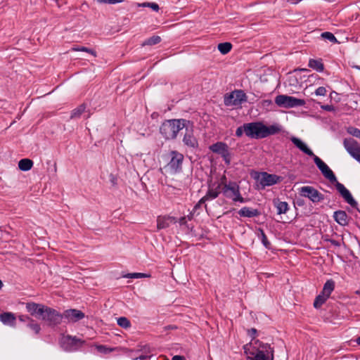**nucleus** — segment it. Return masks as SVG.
I'll list each match as a JSON object with an SVG mask.
<instances>
[{
	"mask_svg": "<svg viewBox=\"0 0 360 360\" xmlns=\"http://www.w3.org/2000/svg\"><path fill=\"white\" fill-rule=\"evenodd\" d=\"M290 141L302 152L313 158L314 163L321 171L323 176L328 179L330 183L335 184V186L337 191L339 192L345 201L347 202L353 208H355L359 212H360L358 209L357 202L354 199L349 191L342 184L340 183L337 180L335 174L329 168V167L320 158L316 156L301 139L295 136H292L290 138Z\"/></svg>",
	"mask_w": 360,
	"mask_h": 360,
	"instance_id": "nucleus-1",
	"label": "nucleus"
},
{
	"mask_svg": "<svg viewBox=\"0 0 360 360\" xmlns=\"http://www.w3.org/2000/svg\"><path fill=\"white\" fill-rule=\"evenodd\" d=\"M248 360H274V347L260 340H253L243 346Z\"/></svg>",
	"mask_w": 360,
	"mask_h": 360,
	"instance_id": "nucleus-2",
	"label": "nucleus"
},
{
	"mask_svg": "<svg viewBox=\"0 0 360 360\" xmlns=\"http://www.w3.org/2000/svg\"><path fill=\"white\" fill-rule=\"evenodd\" d=\"M245 135L251 139H261L278 134L281 128L278 124L266 126L262 122L245 123Z\"/></svg>",
	"mask_w": 360,
	"mask_h": 360,
	"instance_id": "nucleus-3",
	"label": "nucleus"
},
{
	"mask_svg": "<svg viewBox=\"0 0 360 360\" xmlns=\"http://www.w3.org/2000/svg\"><path fill=\"white\" fill-rule=\"evenodd\" d=\"M220 194L225 195V171L221 175L220 182L213 183L209 186L208 191L205 196L194 205L192 211L198 216L202 212L203 208L207 209L205 202L217 198Z\"/></svg>",
	"mask_w": 360,
	"mask_h": 360,
	"instance_id": "nucleus-4",
	"label": "nucleus"
},
{
	"mask_svg": "<svg viewBox=\"0 0 360 360\" xmlns=\"http://www.w3.org/2000/svg\"><path fill=\"white\" fill-rule=\"evenodd\" d=\"M188 120L185 119H172L163 122L160 127V133L166 140L176 138L179 131L184 129Z\"/></svg>",
	"mask_w": 360,
	"mask_h": 360,
	"instance_id": "nucleus-5",
	"label": "nucleus"
},
{
	"mask_svg": "<svg viewBox=\"0 0 360 360\" xmlns=\"http://www.w3.org/2000/svg\"><path fill=\"white\" fill-rule=\"evenodd\" d=\"M85 341L70 335H63L60 340V345L63 350L73 352L79 350L84 345Z\"/></svg>",
	"mask_w": 360,
	"mask_h": 360,
	"instance_id": "nucleus-6",
	"label": "nucleus"
},
{
	"mask_svg": "<svg viewBox=\"0 0 360 360\" xmlns=\"http://www.w3.org/2000/svg\"><path fill=\"white\" fill-rule=\"evenodd\" d=\"M169 158L170 160L165 167L172 174L180 173L182 171V165L184 159L183 154L176 150H171L169 152Z\"/></svg>",
	"mask_w": 360,
	"mask_h": 360,
	"instance_id": "nucleus-7",
	"label": "nucleus"
},
{
	"mask_svg": "<svg viewBox=\"0 0 360 360\" xmlns=\"http://www.w3.org/2000/svg\"><path fill=\"white\" fill-rule=\"evenodd\" d=\"M41 319L47 323L50 327H55L60 325L63 319V314L49 307H46Z\"/></svg>",
	"mask_w": 360,
	"mask_h": 360,
	"instance_id": "nucleus-8",
	"label": "nucleus"
},
{
	"mask_svg": "<svg viewBox=\"0 0 360 360\" xmlns=\"http://www.w3.org/2000/svg\"><path fill=\"white\" fill-rule=\"evenodd\" d=\"M275 103L277 105L286 108L303 106L306 103L304 99H300L287 95L277 96L275 98Z\"/></svg>",
	"mask_w": 360,
	"mask_h": 360,
	"instance_id": "nucleus-9",
	"label": "nucleus"
},
{
	"mask_svg": "<svg viewBox=\"0 0 360 360\" xmlns=\"http://www.w3.org/2000/svg\"><path fill=\"white\" fill-rule=\"evenodd\" d=\"M299 194L309 198L312 202L318 203L324 200V195L317 189L310 186H304L299 188Z\"/></svg>",
	"mask_w": 360,
	"mask_h": 360,
	"instance_id": "nucleus-10",
	"label": "nucleus"
},
{
	"mask_svg": "<svg viewBox=\"0 0 360 360\" xmlns=\"http://www.w3.org/2000/svg\"><path fill=\"white\" fill-rule=\"evenodd\" d=\"M184 127L185 129V134L183 138V143L185 146L190 148H196L198 147V142L195 136H194V126L193 122L188 120V123L185 124Z\"/></svg>",
	"mask_w": 360,
	"mask_h": 360,
	"instance_id": "nucleus-11",
	"label": "nucleus"
},
{
	"mask_svg": "<svg viewBox=\"0 0 360 360\" xmlns=\"http://www.w3.org/2000/svg\"><path fill=\"white\" fill-rule=\"evenodd\" d=\"M262 186V188L266 186H271L281 181L282 177L276 174H269L266 172L257 173L255 176Z\"/></svg>",
	"mask_w": 360,
	"mask_h": 360,
	"instance_id": "nucleus-12",
	"label": "nucleus"
},
{
	"mask_svg": "<svg viewBox=\"0 0 360 360\" xmlns=\"http://www.w3.org/2000/svg\"><path fill=\"white\" fill-rule=\"evenodd\" d=\"M343 146L347 153L360 162V143L352 138H345L343 140Z\"/></svg>",
	"mask_w": 360,
	"mask_h": 360,
	"instance_id": "nucleus-13",
	"label": "nucleus"
},
{
	"mask_svg": "<svg viewBox=\"0 0 360 360\" xmlns=\"http://www.w3.org/2000/svg\"><path fill=\"white\" fill-rule=\"evenodd\" d=\"M226 198L232 199L234 202H247L248 199L244 198L240 193L239 186L235 182L226 184Z\"/></svg>",
	"mask_w": 360,
	"mask_h": 360,
	"instance_id": "nucleus-14",
	"label": "nucleus"
},
{
	"mask_svg": "<svg viewBox=\"0 0 360 360\" xmlns=\"http://www.w3.org/2000/svg\"><path fill=\"white\" fill-rule=\"evenodd\" d=\"M247 101V96L244 91L234 90L226 96V105H233L236 108L240 107L243 102Z\"/></svg>",
	"mask_w": 360,
	"mask_h": 360,
	"instance_id": "nucleus-15",
	"label": "nucleus"
},
{
	"mask_svg": "<svg viewBox=\"0 0 360 360\" xmlns=\"http://www.w3.org/2000/svg\"><path fill=\"white\" fill-rule=\"evenodd\" d=\"M63 319L68 322L76 323L85 317L84 312L76 309H66L63 313Z\"/></svg>",
	"mask_w": 360,
	"mask_h": 360,
	"instance_id": "nucleus-16",
	"label": "nucleus"
},
{
	"mask_svg": "<svg viewBox=\"0 0 360 360\" xmlns=\"http://www.w3.org/2000/svg\"><path fill=\"white\" fill-rule=\"evenodd\" d=\"M46 307V306L42 304H38L32 302L26 303V310L31 316H41L43 313H44Z\"/></svg>",
	"mask_w": 360,
	"mask_h": 360,
	"instance_id": "nucleus-17",
	"label": "nucleus"
},
{
	"mask_svg": "<svg viewBox=\"0 0 360 360\" xmlns=\"http://www.w3.org/2000/svg\"><path fill=\"white\" fill-rule=\"evenodd\" d=\"M177 223V219L171 216H159L157 219V229L158 230L165 229L168 228L171 224Z\"/></svg>",
	"mask_w": 360,
	"mask_h": 360,
	"instance_id": "nucleus-18",
	"label": "nucleus"
},
{
	"mask_svg": "<svg viewBox=\"0 0 360 360\" xmlns=\"http://www.w3.org/2000/svg\"><path fill=\"white\" fill-rule=\"evenodd\" d=\"M0 321L4 325L15 327L16 317L12 312H3L0 314Z\"/></svg>",
	"mask_w": 360,
	"mask_h": 360,
	"instance_id": "nucleus-19",
	"label": "nucleus"
},
{
	"mask_svg": "<svg viewBox=\"0 0 360 360\" xmlns=\"http://www.w3.org/2000/svg\"><path fill=\"white\" fill-rule=\"evenodd\" d=\"M333 218L335 221L340 226H345L349 224V217L345 211H335L333 214Z\"/></svg>",
	"mask_w": 360,
	"mask_h": 360,
	"instance_id": "nucleus-20",
	"label": "nucleus"
},
{
	"mask_svg": "<svg viewBox=\"0 0 360 360\" xmlns=\"http://www.w3.org/2000/svg\"><path fill=\"white\" fill-rule=\"evenodd\" d=\"M238 214L242 217H255L261 214V212L257 209H253L249 207H243L238 211Z\"/></svg>",
	"mask_w": 360,
	"mask_h": 360,
	"instance_id": "nucleus-21",
	"label": "nucleus"
},
{
	"mask_svg": "<svg viewBox=\"0 0 360 360\" xmlns=\"http://www.w3.org/2000/svg\"><path fill=\"white\" fill-rule=\"evenodd\" d=\"M209 148L212 152L221 155L225 160V143L217 142L210 146Z\"/></svg>",
	"mask_w": 360,
	"mask_h": 360,
	"instance_id": "nucleus-22",
	"label": "nucleus"
},
{
	"mask_svg": "<svg viewBox=\"0 0 360 360\" xmlns=\"http://www.w3.org/2000/svg\"><path fill=\"white\" fill-rule=\"evenodd\" d=\"M273 203L277 210L278 214H285L288 210V204L287 202L281 201L278 198L274 199Z\"/></svg>",
	"mask_w": 360,
	"mask_h": 360,
	"instance_id": "nucleus-23",
	"label": "nucleus"
},
{
	"mask_svg": "<svg viewBox=\"0 0 360 360\" xmlns=\"http://www.w3.org/2000/svg\"><path fill=\"white\" fill-rule=\"evenodd\" d=\"M335 289V281L333 279L328 280L323 285L321 294L329 298L330 294Z\"/></svg>",
	"mask_w": 360,
	"mask_h": 360,
	"instance_id": "nucleus-24",
	"label": "nucleus"
},
{
	"mask_svg": "<svg viewBox=\"0 0 360 360\" xmlns=\"http://www.w3.org/2000/svg\"><path fill=\"white\" fill-rule=\"evenodd\" d=\"M86 109V104L82 103L79 106H77L76 108L73 109L71 111L70 113V119L71 120H75L79 119L82 116L83 113L85 112Z\"/></svg>",
	"mask_w": 360,
	"mask_h": 360,
	"instance_id": "nucleus-25",
	"label": "nucleus"
},
{
	"mask_svg": "<svg viewBox=\"0 0 360 360\" xmlns=\"http://www.w3.org/2000/svg\"><path fill=\"white\" fill-rule=\"evenodd\" d=\"M309 67L316 70L319 72H322L324 70V65L322 59H310L309 60Z\"/></svg>",
	"mask_w": 360,
	"mask_h": 360,
	"instance_id": "nucleus-26",
	"label": "nucleus"
},
{
	"mask_svg": "<svg viewBox=\"0 0 360 360\" xmlns=\"http://www.w3.org/2000/svg\"><path fill=\"white\" fill-rule=\"evenodd\" d=\"M33 166V161L28 158H24L18 162V168L23 172L29 171Z\"/></svg>",
	"mask_w": 360,
	"mask_h": 360,
	"instance_id": "nucleus-27",
	"label": "nucleus"
},
{
	"mask_svg": "<svg viewBox=\"0 0 360 360\" xmlns=\"http://www.w3.org/2000/svg\"><path fill=\"white\" fill-rule=\"evenodd\" d=\"M328 297H326L324 295L320 293L318 295L314 302V307L315 309H319L326 302Z\"/></svg>",
	"mask_w": 360,
	"mask_h": 360,
	"instance_id": "nucleus-28",
	"label": "nucleus"
},
{
	"mask_svg": "<svg viewBox=\"0 0 360 360\" xmlns=\"http://www.w3.org/2000/svg\"><path fill=\"white\" fill-rule=\"evenodd\" d=\"M144 352L145 354L141 353L139 354L134 360H149L152 356L153 354H150V348L148 346H144Z\"/></svg>",
	"mask_w": 360,
	"mask_h": 360,
	"instance_id": "nucleus-29",
	"label": "nucleus"
},
{
	"mask_svg": "<svg viewBox=\"0 0 360 360\" xmlns=\"http://www.w3.org/2000/svg\"><path fill=\"white\" fill-rule=\"evenodd\" d=\"M70 50L72 51H84V52H86V53L91 54L94 57L96 56V52L94 50L89 49L88 47H86V46H76L72 47Z\"/></svg>",
	"mask_w": 360,
	"mask_h": 360,
	"instance_id": "nucleus-30",
	"label": "nucleus"
},
{
	"mask_svg": "<svg viewBox=\"0 0 360 360\" xmlns=\"http://www.w3.org/2000/svg\"><path fill=\"white\" fill-rule=\"evenodd\" d=\"M161 41V37L158 35H154L148 39H147L143 43V45H148V46H153L155 44H159Z\"/></svg>",
	"mask_w": 360,
	"mask_h": 360,
	"instance_id": "nucleus-31",
	"label": "nucleus"
},
{
	"mask_svg": "<svg viewBox=\"0 0 360 360\" xmlns=\"http://www.w3.org/2000/svg\"><path fill=\"white\" fill-rule=\"evenodd\" d=\"M117 323L119 326H120L124 329H127V328H129L131 327L130 321L124 316L119 317L117 320Z\"/></svg>",
	"mask_w": 360,
	"mask_h": 360,
	"instance_id": "nucleus-32",
	"label": "nucleus"
},
{
	"mask_svg": "<svg viewBox=\"0 0 360 360\" xmlns=\"http://www.w3.org/2000/svg\"><path fill=\"white\" fill-rule=\"evenodd\" d=\"M27 327L32 330L35 334H39L41 330L40 325L37 323L34 319L30 320V321L27 323Z\"/></svg>",
	"mask_w": 360,
	"mask_h": 360,
	"instance_id": "nucleus-33",
	"label": "nucleus"
},
{
	"mask_svg": "<svg viewBox=\"0 0 360 360\" xmlns=\"http://www.w3.org/2000/svg\"><path fill=\"white\" fill-rule=\"evenodd\" d=\"M259 231H260V235H261V240H262V243L263 244V245L268 250H271V243L269 241L268 238H267V236L265 234L264 231H263V229H259Z\"/></svg>",
	"mask_w": 360,
	"mask_h": 360,
	"instance_id": "nucleus-34",
	"label": "nucleus"
},
{
	"mask_svg": "<svg viewBox=\"0 0 360 360\" xmlns=\"http://www.w3.org/2000/svg\"><path fill=\"white\" fill-rule=\"evenodd\" d=\"M138 6L143 8H150L153 11L156 12H158L160 10L159 5L155 2H143L141 4H138Z\"/></svg>",
	"mask_w": 360,
	"mask_h": 360,
	"instance_id": "nucleus-35",
	"label": "nucleus"
},
{
	"mask_svg": "<svg viewBox=\"0 0 360 360\" xmlns=\"http://www.w3.org/2000/svg\"><path fill=\"white\" fill-rule=\"evenodd\" d=\"M150 276L147 274L143 273H129L124 276H123L124 278H148Z\"/></svg>",
	"mask_w": 360,
	"mask_h": 360,
	"instance_id": "nucleus-36",
	"label": "nucleus"
},
{
	"mask_svg": "<svg viewBox=\"0 0 360 360\" xmlns=\"http://www.w3.org/2000/svg\"><path fill=\"white\" fill-rule=\"evenodd\" d=\"M219 200L221 201V204L219 205L220 210H214L213 212V215L217 218H219L220 217L225 214V206L224 205L225 202L224 199L219 198Z\"/></svg>",
	"mask_w": 360,
	"mask_h": 360,
	"instance_id": "nucleus-37",
	"label": "nucleus"
},
{
	"mask_svg": "<svg viewBox=\"0 0 360 360\" xmlns=\"http://www.w3.org/2000/svg\"><path fill=\"white\" fill-rule=\"evenodd\" d=\"M96 348L99 353L104 354H109L115 349V348L108 347L107 346L102 345H96Z\"/></svg>",
	"mask_w": 360,
	"mask_h": 360,
	"instance_id": "nucleus-38",
	"label": "nucleus"
},
{
	"mask_svg": "<svg viewBox=\"0 0 360 360\" xmlns=\"http://www.w3.org/2000/svg\"><path fill=\"white\" fill-rule=\"evenodd\" d=\"M321 37L333 43H337L338 40L335 35L330 32H325L321 34Z\"/></svg>",
	"mask_w": 360,
	"mask_h": 360,
	"instance_id": "nucleus-39",
	"label": "nucleus"
},
{
	"mask_svg": "<svg viewBox=\"0 0 360 360\" xmlns=\"http://www.w3.org/2000/svg\"><path fill=\"white\" fill-rule=\"evenodd\" d=\"M347 132L353 136L360 139V129L354 127H349L347 129Z\"/></svg>",
	"mask_w": 360,
	"mask_h": 360,
	"instance_id": "nucleus-40",
	"label": "nucleus"
},
{
	"mask_svg": "<svg viewBox=\"0 0 360 360\" xmlns=\"http://www.w3.org/2000/svg\"><path fill=\"white\" fill-rule=\"evenodd\" d=\"M257 333V330L254 328L248 330V335L252 338L250 342H252L253 340H258L256 339Z\"/></svg>",
	"mask_w": 360,
	"mask_h": 360,
	"instance_id": "nucleus-41",
	"label": "nucleus"
},
{
	"mask_svg": "<svg viewBox=\"0 0 360 360\" xmlns=\"http://www.w3.org/2000/svg\"><path fill=\"white\" fill-rule=\"evenodd\" d=\"M96 1L101 4H115L122 3L124 0H96Z\"/></svg>",
	"mask_w": 360,
	"mask_h": 360,
	"instance_id": "nucleus-42",
	"label": "nucleus"
},
{
	"mask_svg": "<svg viewBox=\"0 0 360 360\" xmlns=\"http://www.w3.org/2000/svg\"><path fill=\"white\" fill-rule=\"evenodd\" d=\"M177 222L180 226H185L187 229H190V225L188 224V221L184 216L177 219Z\"/></svg>",
	"mask_w": 360,
	"mask_h": 360,
	"instance_id": "nucleus-43",
	"label": "nucleus"
},
{
	"mask_svg": "<svg viewBox=\"0 0 360 360\" xmlns=\"http://www.w3.org/2000/svg\"><path fill=\"white\" fill-rule=\"evenodd\" d=\"M188 230L189 231V234L192 236V237H195L197 238L198 240L201 239L203 238L202 235H200L198 236V234L196 233L195 230L194 229L193 226H190V229H188Z\"/></svg>",
	"mask_w": 360,
	"mask_h": 360,
	"instance_id": "nucleus-44",
	"label": "nucleus"
},
{
	"mask_svg": "<svg viewBox=\"0 0 360 360\" xmlns=\"http://www.w3.org/2000/svg\"><path fill=\"white\" fill-rule=\"evenodd\" d=\"M327 93V90L324 86H319L315 91V94L316 96H325Z\"/></svg>",
	"mask_w": 360,
	"mask_h": 360,
	"instance_id": "nucleus-45",
	"label": "nucleus"
},
{
	"mask_svg": "<svg viewBox=\"0 0 360 360\" xmlns=\"http://www.w3.org/2000/svg\"><path fill=\"white\" fill-rule=\"evenodd\" d=\"M245 124H244L243 126H240L239 127L237 128L236 131V136L238 137H240L243 133L245 134Z\"/></svg>",
	"mask_w": 360,
	"mask_h": 360,
	"instance_id": "nucleus-46",
	"label": "nucleus"
},
{
	"mask_svg": "<svg viewBox=\"0 0 360 360\" xmlns=\"http://www.w3.org/2000/svg\"><path fill=\"white\" fill-rule=\"evenodd\" d=\"M18 319H19V321H21V322H25V323H28L30 321V320H32V318H30V317L29 316H27V315H20V316H18Z\"/></svg>",
	"mask_w": 360,
	"mask_h": 360,
	"instance_id": "nucleus-47",
	"label": "nucleus"
},
{
	"mask_svg": "<svg viewBox=\"0 0 360 360\" xmlns=\"http://www.w3.org/2000/svg\"><path fill=\"white\" fill-rule=\"evenodd\" d=\"M321 108L328 112L335 111V107L332 105H321Z\"/></svg>",
	"mask_w": 360,
	"mask_h": 360,
	"instance_id": "nucleus-48",
	"label": "nucleus"
},
{
	"mask_svg": "<svg viewBox=\"0 0 360 360\" xmlns=\"http://www.w3.org/2000/svg\"><path fill=\"white\" fill-rule=\"evenodd\" d=\"M294 205L299 207H303L305 205V200L303 198H298L294 201Z\"/></svg>",
	"mask_w": 360,
	"mask_h": 360,
	"instance_id": "nucleus-49",
	"label": "nucleus"
},
{
	"mask_svg": "<svg viewBox=\"0 0 360 360\" xmlns=\"http://www.w3.org/2000/svg\"><path fill=\"white\" fill-rule=\"evenodd\" d=\"M198 215L195 213H193V212L191 210L189 214L186 216H184L187 221H191L195 217H197Z\"/></svg>",
	"mask_w": 360,
	"mask_h": 360,
	"instance_id": "nucleus-50",
	"label": "nucleus"
},
{
	"mask_svg": "<svg viewBox=\"0 0 360 360\" xmlns=\"http://www.w3.org/2000/svg\"><path fill=\"white\" fill-rule=\"evenodd\" d=\"M218 49L223 55H225V42L220 43L218 45Z\"/></svg>",
	"mask_w": 360,
	"mask_h": 360,
	"instance_id": "nucleus-51",
	"label": "nucleus"
},
{
	"mask_svg": "<svg viewBox=\"0 0 360 360\" xmlns=\"http://www.w3.org/2000/svg\"><path fill=\"white\" fill-rule=\"evenodd\" d=\"M329 242L334 246L335 247H340V243L339 241L336 240H334V239H330L329 240Z\"/></svg>",
	"mask_w": 360,
	"mask_h": 360,
	"instance_id": "nucleus-52",
	"label": "nucleus"
},
{
	"mask_svg": "<svg viewBox=\"0 0 360 360\" xmlns=\"http://www.w3.org/2000/svg\"><path fill=\"white\" fill-rule=\"evenodd\" d=\"M172 360H184V357L179 355H175L172 357Z\"/></svg>",
	"mask_w": 360,
	"mask_h": 360,
	"instance_id": "nucleus-53",
	"label": "nucleus"
},
{
	"mask_svg": "<svg viewBox=\"0 0 360 360\" xmlns=\"http://www.w3.org/2000/svg\"><path fill=\"white\" fill-rule=\"evenodd\" d=\"M232 49V44L226 41V53H229Z\"/></svg>",
	"mask_w": 360,
	"mask_h": 360,
	"instance_id": "nucleus-54",
	"label": "nucleus"
},
{
	"mask_svg": "<svg viewBox=\"0 0 360 360\" xmlns=\"http://www.w3.org/2000/svg\"><path fill=\"white\" fill-rule=\"evenodd\" d=\"M226 165H229L230 163V160L229 158H228V153L226 152Z\"/></svg>",
	"mask_w": 360,
	"mask_h": 360,
	"instance_id": "nucleus-55",
	"label": "nucleus"
},
{
	"mask_svg": "<svg viewBox=\"0 0 360 360\" xmlns=\"http://www.w3.org/2000/svg\"><path fill=\"white\" fill-rule=\"evenodd\" d=\"M356 342L358 345H360V336L356 338Z\"/></svg>",
	"mask_w": 360,
	"mask_h": 360,
	"instance_id": "nucleus-56",
	"label": "nucleus"
},
{
	"mask_svg": "<svg viewBox=\"0 0 360 360\" xmlns=\"http://www.w3.org/2000/svg\"><path fill=\"white\" fill-rule=\"evenodd\" d=\"M84 117H85V118H86V119H88V118H89V117H90V114L89 113V114H88V115H84Z\"/></svg>",
	"mask_w": 360,
	"mask_h": 360,
	"instance_id": "nucleus-57",
	"label": "nucleus"
},
{
	"mask_svg": "<svg viewBox=\"0 0 360 360\" xmlns=\"http://www.w3.org/2000/svg\"><path fill=\"white\" fill-rule=\"evenodd\" d=\"M3 287V283L2 281L0 280V289H1V288Z\"/></svg>",
	"mask_w": 360,
	"mask_h": 360,
	"instance_id": "nucleus-58",
	"label": "nucleus"
},
{
	"mask_svg": "<svg viewBox=\"0 0 360 360\" xmlns=\"http://www.w3.org/2000/svg\"><path fill=\"white\" fill-rule=\"evenodd\" d=\"M302 1V0H297V2H300V1Z\"/></svg>",
	"mask_w": 360,
	"mask_h": 360,
	"instance_id": "nucleus-59",
	"label": "nucleus"
}]
</instances>
